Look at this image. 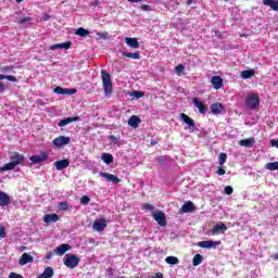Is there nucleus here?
Here are the masks:
<instances>
[{"mask_svg":"<svg viewBox=\"0 0 278 278\" xmlns=\"http://www.w3.org/2000/svg\"><path fill=\"white\" fill-rule=\"evenodd\" d=\"M101 75L104 94L105 97H110V94H112L113 92L112 76L110 75V73L103 70L101 71Z\"/></svg>","mask_w":278,"mask_h":278,"instance_id":"f257e3e1","label":"nucleus"},{"mask_svg":"<svg viewBox=\"0 0 278 278\" xmlns=\"http://www.w3.org/2000/svg\"><path fill=\"white\" fill-rule=\"evenodd\" d=\"M79 262H81V258H79L77 255L66 254L63 264L67 268H77L79 266Z\"/></svg>","mask_w":278,"mask_h":278,"instance_id":"f03ea898","label":"nucleus"},{"mask_svg":"<svg viewBox=\"0 0 278 278\" xmlns=\"http://www.w3.org/2000/svg\"><path fill=\"white\" fill-rule=\"evenodd\" d=\"M245 105H248V108H251L252 110H255V108H258L260 106V96H257V93H250L245 98Z\"/></svg>","mask_w":278,"mask_h":278,"instance_id":"7ed1b4c3","label":"nucleus"},{"mask_svg":"<svg viewBox=\"0 0 278 278\" xmlns=\"http://www.w3.org/2000/svg\"><path fill=\"white\" fill-rule=\"evenodd\" d=\"M152 218H154L155 223L160 225V227H166L168 225V222L166 220V214L162 211H154L152 213Z\"/></svg>","mask_w":278,"mask_h":278,"instance_id":"20e7f679","label":"nucleus"},{"mask_svg":"<svg viewBox=\"0 0 278 278\" xmlns=\"http://www.w3.org/2000/svg\"><path fill=\"white\" fill-rule=\"evenodd\" d=\"M33 164H42V162H47L49 160V152L43 151L39 155H33L29 157Z\"/></svg>","mask_w":278,"mask_h":278,"instance_id":"39448f33","label":"nucleus"},{"mask_svg":"<svg viewBox=\"0 0 278 278\" xmlns=\"http://www.w3.org/2000/svg\"><path fill=\"white\" fill-rule=\"evenodd\" d=\"M52 144H54V147H58V149H60L61 147H66V144H71V137L59 136L53 139Z\"/></svg>","mask_w":278,"mask_h":278,"instance_id":"423d86ee","label":"nucleus"},{"mask_svg":"<svg viewBox=\"0 0 278 278\" xmlns=\"http://www.w3.org/2000/svg\"><path fill=\"white\" fill-rule=\"evenodd\" d=\"M197 210V206L192 201H187L182 204L180 208V214H190V212H194Z\"/></svg>","mask_w":278,"mask_h":278,"instance_id":"0eeeda50","label":"nucleus"},{"mask_svg":"<svg viewBox=\"0 0 278 278\" xmlns=\"http://www.w3.org/2000/svg\"><path fill=\"white\" fill-rule=\"evenodd\" d=\"M192 103L194 105V108H197L200 112V114H205V112H207V106L199 100V98H192Z\"/></svg>","mask_w":278,"mask_h":278,"instance_id":"6e6552de","label":"nucleus"},{"mask_svg":"<svg viewBox=\"0 0 278 278\" xmlns=\"http://www.w3.org/2000/svg\"><path fill=\"white\" fill-rule=\"evenodd\" d=\"M220 245V241H200L198 242V247H200L201 249H212V247L216 248Z\"/></svg>","mask_w":278,"mask_h":278,"instance_id":"1a4fd4ad","label":"nucleus"},{"mask_svg":"<svg viewBox=\"0 0 278 278\" xmlns=\"http://www.w3.org/2000/svg\"><path fill=\"white\" fill-rule=\"evenodd\" d=\"M125 42L130 49H140V42L136 37H126Z\"/></svg>","mask_w":278,"mask_h":278,"instance_id":"9d476101","label":"nucleus"},{"mask_svg":"<svg viewBox=\"0 0 278 278\" xmlns=\"http://www.w3.org/2000/svg\"><path fill=\"white\" fill-rule=\"evenodd\" d=\"M100 177L108 179V181H112V184H121V179L114 174L101 172Z\"/></svg>","mask_w":278,"mask_h":278,"instance_id":"9b49d317","label":"nucleus"},{"mask_svg":"<svg viewBox=\"0 0 278 278\" xmlns=\"http://www.w3.org/2000/svg\"><path fill=\"white\" fill-rule=\"evenodd\" d=\"M54 94H76L77 89H64L62 87H55L53 90Z\"/></svg>","mask_w":278,"mask_h":278,"instance_id":"f8f14e48","label":"nucleus"},{"mask_svg":"<svg viewBox=\"0 0 278 278\" xmlns=\"http://www.w3.org/2000/svg\"><path fill=\"white\" fill-rule=\"evenodd\" d=\"M211 84L214 90H220L223 88V78L220 76H213L211 78Z\"/></svg>","mask_w":278,"mask_h":278,"instance_id":"ddd939ff","label":"nucleus"},{"mask_svg":"<svg viewBox=\"0 0 278 278\" xmlns=\"http://www.w3.org/2000/svg\"><path fill=\"white\" fill-rule=\"evenodd\" d=\"M70 164H71V161L68 159L54 162V166L56 170H64L65 168H68Z\"/></svg>","mask_w":278,"mask_h":278,"instance_id":"4468645a","label":"nucleus"},{"mask_svg":"<svg viewBox=\"0 0 278 278\" xmlns=\"http://www.w3.org/2000/svg\"><path fill=\"white\" fill-rule=\"evenodd\" d=\"M140 123H142V121L140 117H138V115H131L128 119L129 127H132L134 129H138Z\"/></svg>","mask_w":278,"mask_h":278,"instance_id":"2eb2a0df","label":"nucleus"},{"mask_svg":"<svg viewBox=\"0 0 278 278\" xmlns=\"http://www.w3.org/2000/svg\"><path fill=\"white\" fill-rule=\"evenodd\" d=\"M94 231H103L108 227V222L105 219L96 220L92 225Z\"/></svg>","mask_w":278,"mask_h":278,"instance_id":"dca6fc26","label":"nucleus"},{"mask_svg":"<svg viewBox=\"0 0 278 278\" xmlns=\"http://www.w3.org/2000/svg\"><path fill=\"white\" fill-rule=\"evenodd\" d=\"M34 262V256L28 253L22 254V257L18 260L20 266H25L26 264H31Z\"/></svg>","mask_w":278,"mask_h":278,"instance_id":"f3484780","label":"nucleus"},{"mask_svg":"<svg viewBox=\"0 0 278 278\" xmlns=\"http://www.w3.org/2000/svg\"><path fill=\"white\" fill-rule=\"evenodd\" d=\"M180 118L184 121L186 125H188L189 129H194L195 127L194 119H192L186 113H181Z\"/></svg>","mask_w":278,"mask_h":278,"instance_id":"a211bd4d","label":"nucleus"},{"mask_svg":"<svg viewBox=\"0 0 278 278\" xmlns=\"http://www.w3.org/2000/svg\"><path fill=\"white\" fill-rule=\"evenodd\" d=\"M66 251H71V245L63 243L55 248L54 253L59 256H62L64 253H66Z\"/></svg>","mask_w":278,"mask_h":278,"instance_id":"6ab92c4d","label":"nucleus"},{"mask_svg":"<svg viewBox=\"0 0 278 278\" xmlns=\"http://www.w3.org/2000/svg\"><path fill=\"white\" fill-rule=\"evenodd\" d=\"M10 160L11 162H15L16 166H18V164H23V162H25V156L23 154H18V152H13Z\"/></svg>","mask_w":278,"mask_h":278,"instance_id":"aec40b11","label":"nucleus"},{"mask_svg":"<svg viewBox=\"0 0 278 278\" xmlns=\"http://www.w3.org/2000/svg\"><path fill=\"white\" fill-rule=\"evenodd\" d=\"M77 121H79L78 116L67 117L60 121L58 125L59 127H66V125H71V123H77Z\"/></svg>","mask_w":278,"mask_h":278,"instance_id":"412c9836","label":"nucleus"},{"mask_svg":"<svg viewBox=\"0 0 278 278\" xmlns=\"http://www.w3.org/2000/svg\"><path fill=\"white\" fill-rule=\"evenodd\" d=\"M5 205H10V195L3 191H0V206L5 207Z\"/></svg>","mask_w":278,"mask_h":278,"instance_id":"4be33fe9","label":"nucleus"},{"mask_svg":"<svg viewBox=\"0 0 278 278\" xmlns=\"http://www.w3.org/2000/svg\"><path fill=\"white\" fill-rule=\"evenodd\" d=\"M60 220V216L58 214H46L43 216V223H58Z\"/></svg>","mask_w":278,"mask_h":278,"instance_id":"5701e85b","label":"nucleus"},{"mask_svg":"<svg viewBox=\"0 0 278 278\" xmlns=\"http://www.w3.org/2000/svg\"><path fill=\"white\" fill-rule=\"evenodd\" d=\"M211 112L212 114L218 115L223 112V103L220 102H215L211 104Z\"/></svg>","mask_w":278,"mask_h":278,"instance_id":"b1692460","label":"nucleus"},{"mask_svg":"<svg viewBox=\"0 0 278 278\" xmlns=\"http://www.w3.org/2000/svg\"><path fill=\"white\" fill-rule=\"evenodd\" d=\"M50 49H51V51H55V50H58V49H65V50H68V49H71V41L63 42V43H55V45H52V46H50Z\"/></svg>","mask_w":278,"mask_h":278,"instance_id":"393cba45","label":"nucleus"},{"mask_svg":"<svg viewBox=\"0 0 278 278\" xmlns=\"http://www.w3.org/2000/svg\"><path fill=\"white\" fill-rule=\"evenodd\" d=\"M263 4L271 8L274 12H278V0H263Z\"/></svg>","mask_w":278,"mask_h":278,"instance_id":"a878e982","label":"nucleus"},{"mask_svg":"<svg viewBox=\"0 0 278 278\" xmlns=\"http://www.w3.org/2000/svg\"><path fill=\"white\" fill-rule=\"evenodd\" d=\"M254 142H255L254 138H248V139H241L239 141V144H240V147H245V149H249V148L253 147Z\"/></svg>","mask_w":278,"mask_h":278,"instance_id":"bb28decb","label":"nucleus"},{"mask_svg":"<svg viewBox=\"0 0 278 278\" xmlns=\"http://www.w3.org/2000/svg\"><path fill=\"white\" fill-rule=\"evenodd\" d=\"M218 231H227V225L225 224L216 225L211 229V232L213 233V236H216Z\"/></svg>","mask_w":278,"mask_h":278,"instance_id":"cd10ccee","label":"nucleus"},{"mask_svg":"<svg viewBox=\"0 0 278 278\" xmlns=\"http://www.w3.org/2000/svg\"><path fill=\"white\" fill-rule=\"evenodd\" d=\"M54 271L52 269V267H46L45 271L38 276V278H51L53 277Z\"/></svg>","mask_w":278,"mask_h":278,"instance_id":"c85d7f7f","label":"nucleus"},{"mask_svg":"<svg viewBox=\"0 0 278 278\" xmlns=\"http://www.w3.org/2000/svg\"><path fill=\"white\" fill-rule=\"evenodd\" d=\"M16 168V163L15 162H10L4 164V166L0 167V173H3L5 170H14Z\"/></svg>","mask_w":278,"mask_h":278,"instance_id":"c756f323","label":"nucleus"},{"mask_svg":"<svg viewBox=\"0 0 278 278\" xmlns=\"http://www.w3.org/2000/svg\"><path fill=\"white\" fill-rule=\"evenodd\" d=\"M123 58H131V60H140V52H122Z\"/></svg>","mask_w":278,"mask_h":278,"instance_id":"7c9ffc66","label":"nucleus"},{"mask_svg":"<svg viewBox=\"0 0 278 278\" xmlns=\"http://www.w3.org/2000/svg\"><path fill=\"white\" fill-rule=\"evenodd\" d=\"M255 76V71L254 70H245L241 73L242 79H251V77Z\"/></svg>","mask_w":278,"mask_h":278,"instance_id":"2f4dec72","label":"nucleus"},{"mask_svg":"<svg viewBox=\"0 0 278 278\" xmlns=\"http://www.w3.org/2000/svg\"><path fill=\"white\" fill-rule=\"evenodd\" d=\"M101 160L104 164H112V162H114V156L110 153H103Z\"/></svg>","mask_w":278,"mask_h":278,"instance_id":"473e14b6","label":"nucleus"},{"mask_svg":"<svg viewBox=\"0 0 278 278\" xmlns=\"http://www.w3.org/2000/svg\"><path fill=\"white\" fill-rule=\"evenodd\" d=\"M166 264H169L170 266H177L179 264V258L177 256H167L165 258Z\"/></svg>","mask_w":278,"mask_h":278,"instance_id":"72a5a7b5","label":"nucleus"},{"mask_svg":"<svg viewBox=\"0 0 278 278\" xmlns=\"http://www.w3.org/2000/svg\"><path fill=\"white\" fill-rule=\"evenodd\" d=\"M90 35V30L84 28V27H79L77 30H76V36H80V38H86V36H89Z\"/></svg>","mask_w":278,"mask_h":278,"instance_id":"f704fd0d","label":"nucleus"},{"mask_svg":"<svg viewBox=\"0 0 278 278\" xmlns=\"http://www.w3.org/2000/svg\"><path fill=\"white\" fill-rule=\"evenodd\" d=\"M203 263V255H201V254H195L194 256H193V260H192V265L193 266H200V264H202Z\"/></svg>","mask_w":278,"mask_h":278,"instance_id":"c9c22d12","label":"nucleus"},{"mask_svg":"<svg viewBox=\"0 0 278 278\" xmlns=\"http://www.w3.org/2000/svg\"><path fill=\"white\" fill-rule=\"evenodd\" d=\"M267 170H278V162H269L265 165Z\"/></svg>","mask_w":278,"mask_h":278,"instance_id":"e433bc0d","label":"nucleus"},{"mask_svg":"<svg viewBox=\"0 0 278 278\" xmlns=\"http://www.w3.org/2000/svg\"><path fill=\"white\" fill-rule=\"evenodd\" d=\"M33 18L29 16L22 17L18 20V25H31Z\"/></svg>","mask_w":278,"mask_h":278,"instance_id":"4c0bfd02","label":"nucleus"},{"mask_svg":"<svg viewBox=\"0 0 278 278\" xmlns=\"http://www.w3.org/2000/svg\"><path fill=\"white\" fill-rule=\"evenodd\" d=\"M225 162H227V154L225 152H222L218 156L219 166H224Z\"/></svg>","mask_w":278,"mask_h":278,"instance_id":"58836bf2","label":"nucleus"},{"mask_svg":"<svg viewBox=\"0 0 278 278\" xmlns=\"http://www.w3.org/2000/svg\"><path fill=\"white\" fill-rule=\"evenodd\" d=\"M1 79H8V81H18V78H16L15 76H12V75H2L0 74V80Z\"/></svg>","mask_w":278,"mask_h":278,"instance_id":"ea45409f","label":"nucleus"},{"mask_svg":"<svg viewBox=\"0 0 278 278\" xmlns=\"http://www.w3.org/2000/svg\"><path fill=\"white\" fill-rule=\"evenodd\" d=\"M59 210H61L62 212H66L68 211L70 205L66 202H60L58 205Z\"/></svg>","mask_w":278,"mask_h":278,"instance_id":"a19ab883","label":"nucleus"},{"mask_svg":"<svg viewBox=\"0 0 278 278\" xmlns=\"http://www.w3.org/2000/svg\"><path fill=\"white\" fill-rule=\"evenodd\" d=\"M80 203H81V205H88V203H90V197H88V195H83V197L80 198Z\"/></svg>","mask_w":278,"mask_h":278,"instance_id":"79ce46f5","label":"nucleus"},{"mask_svg":"<svg viewBox=\"0 0 278 278\" xmlns=\"http://www.w3.org/2000/svg\"><path fill=\"white\" fill-rule=\"evenodd\" d=\"M142 210H146L147 212H151L154 210V207H153V205L146 203V204H143Z\"/></svg>","mask_w":278,"mask_h":278,"instance_id":"37998d69","label":"nucleus"},{"mask_svg":"<svg viewBox=\"0 0 278 278\" xmlns=\"http://www.w3.org/2000/svg\"><path fill=\"white\" fill-rule=\"evenodd\" d=\"M225 194H233V187L227 186L225 187Z\"/></svg>","mask_w":278,"mask_h":278,"instance_id":"c03bdc74","label":"nucleus"},{"mask_svg":"<svg viewBox=\"0 0 278 278\" xmlns=\"http://www.w3.org/2000/svg\"><path fill=\"white\" fill-rule=\"evenodd\" d=\"M185 68H186V67H185L184 65H181V64H179V65H177V66L175 67L176 73H184Z\"/></svg>","mask_w":278,"mask_h":278,"instance_id":"a18cd8bd","label":"nucleus"},{"mask_svg":"<svg viewBox=\"0 0 278 278\" xmlns=\"http://www.w3.org/2000/svg\"><path fill=\"white\" fill-rule=\"evenodd\" d=\"M7 232H5V228L3 226H0V238H5Z\"/></svg>","mask_w":278,"mask_h":278,"instance_id":"49530a36","label":"nucleus"},{"mask_svg":"<svg viewBox=\"0 0 278 278\" xmlns=\"http://www.w3.org/2000/svg\"><path fill=\"white\" fill-rule=\"evenodd\" d=\"M135 97L136 99H142V97H144V93L142 91H136Z\"/></svg>","mask_w":278,"mask_h":278,"instance_id":"de8ad7c7","label":"nucleus"},{"mask_svg":"<svg viewBox=\"0 0 278 278\" xmlns=\"http://www.w3.org/2000/svg\"><path fill=\"white\" fill-rule=\"evenodd\" d=\"M9 278H23V276H21V274L11 273V274L9 275Z\"/></svg>","mask_w":278,"mask_h":278,"instance_id":"09e8293b","label":"nucleus"},{"mask_svg":"<svg viewBox=\"0 0 278 278\" xmlns=\"http://www.w3.org/2000/svg\"><path fill=\"white\" fill-rule=\"evenodd\" d=\"M225 173H226L225 168H223V166H219L217 169V175L223 176V175H225Z\"/></svg>","mask_w":278,"mask_h":278,"instance_id":"8fccbe9b","label":"nucleus"},{"mask_svg":"<svg viewBox=\"0 0 278 278\" xmlns=\"http://www.w3.org/2000/svg\"><path fill=\"white\" fill-rule=\"evenodd\" d=\"M36 105L45 106V105H47V102L42 101V99H38V100L36 101Z\"/></svg>","mask_w":278,"mask_h":278,"instance_id":"3c124183","label":"nucleus"},{"mask_svg":"<svg viewBox=\"0 0 278 278\" xmlns=\"http://www.w3.org/2000/svg\"><path fill=\"white\" fill-rule=\"evenodd\" d=\"M214 34L219 40L223 39V33H220V30H214Z\"/></svg>","mask_w":278,"mask_h":278,"instance_id":"603ef678","label":"nucleus"},{"mask_svg":"<svg viewBox=\"0 0 278 278\" xmlns=\"http://www.w3.org/2000/svg\"><path fill=\"white\" fill-rule=\"evenodd\" d=\"M271 147H276L278 149V139H271Z\"/></svg>","mask_w":278,"mask_h":278,"instance_id":"864d4df0","label":"nucleus"},{"mask_svg":"<svg viewBox=\"0 0 278 278\" xmlns=\"http://www.w3.org/2000/svg\"><path fill=\"white\" fill-rule=\"evenodd\" d=\"M151 278H164V274L162 273H156L154 276H152Z\"/></svg>","mask_w":278,"mask_h":278,"instance_id":"5fc2aeb1","label":"nucleus"},{"mask_svg":"<svg viewBox=\"0 0 278 278\" xmlns=\"http://www.w3.org/2000/svg\"><path fill=\"white\" fill-rule=\"evenodd\" d=\"M0 92H5V84L0 81Z\"/></svg>","mask_w":278,"mask_h":278,"instance_id":"6e6d98bb","label":"nucleus"},{"mask_svg":"<svg viewBox=\"0 0 278 278\" xmlns=\"http://www.w3.org/2000/svg\"><path fill=\"white\" fill-rule=\"evenodd\" d=\"M141 10H142L143 12H149V4H142V5H141Z\"/></svg>","mask_w":278,"mask_h":278,"instance_id":"4d7b16f0","label":"nucleus"},{"mask_svg":"<svg viewBox=\"0 0 278 278\" xmlns=\"http://www.w3.org/2000/svg\"><path fill=\"white\" fill-rule=\"evenodd\" d=\"M1 71H2V73H8V71H12V67H10V66H3V67L1 68Z\"/></svg>","mask_w":278,"mask_h":278,"instance_id":"13d9d810","label":"nucleus"},{"mask_svg":"<svg viewBox=\"0 0 278 278\" xmlns=\"http://www.w3.org/2000/svg\"><path fill=\"white\" fill-rule=\"evenodd\" d=\"M159 162L160 164H164V162H166V156H160Z\"/></svg>","mask_w":278,"mask_h":278,"instance_id":"bf43d9fd","label":"nucleus"},{"mask_svg":"<svg viewBox=\"0 0 278 278\" xmlns=\"http://www.w3.org/2000/svg\"><path fill=\"white\" fill-rule=\"evenodd\" d=\"M109 139H110L112 142H116V140H118V139L116 138V136H114V135H111V136L109 137Z\"/></svg>","mask_w":278,"mask_h":278,"instance_id":"052dcab7","label":"nucleus"},{"mask_svg":"<svg viewBox=\"0 0 278 278\" xmlns=\"http://www.w3.org/2000/svg\"><path fill=\"white\" fill-rule=\"evenodd\" d=\"M127 1H129V3H140V1L142 0H127Z\"/></svg>","mask_w":278,"mask_h":278,"instance_id":"680f3d73","label":"nucleus"},{"mask_svg":"<svg viewBox=\"0 0 278 278\" xmlns=\"http://www.w3.org/2000/svg\"><path fill=\"white\" fill-rule=\"evenodd\" d=\"M271 260H278V253L271 255Z\"/></svg>","mask_w":278,"mask_h":278,"instance_id":"e2e57ef3","label":"nucleus"},{"mask_svg":"<svg viewBox=\"0 0 278 278\" xmlns=\"http://www.w3.org/2000/svg\"><path fill=\"white\" fill-rule=\"evenodd\" d=\"M194 3V0H187V5H192Z\"/></svg>","mask_w":278,"mask_h":278,"instance_id":"0e129e2a","label":"nucleus"},{"mask_svg":"<svg viewBox=\"0 0 278 278\" xmlns=\"http://www.w3.org/2000/svg\"><path fill=\"white\" fill-rule=\"evenodd\" d=\"M106 273H108V275H114L113 273H112V268H109L108 270H106Z\"/></svg>","mask_w":278,"mask_h":278,"instance_id":"69168bd1","label":"nucleus"},{"mask_svg":"<svg viewBox=\"0 0 278 278\" xmlns=\"http://www.w3.org/2000/svg\"><path fill=\"white\" fill-rule=\"evenodd\" d=\"M155 144H157V141H151L152 147H155Z\"/></svg>","mask_w":278,"mask_h":278,"instance_id":"338daca9","label":"nucleus"},{"mask_svg":"<svg viewBox=\"0 0 278 278\" xmlns=\"http://www.w3.org/2000/svg\"><path fill=\"white\" fill-rule=\"evenodd\" d=\"M47 260H51V255H48V256H47Z\"/></svg>","mask_w":278,"mask_h":278,"instance_id":"774afa93","label":"nucleus"}]
</instances>
